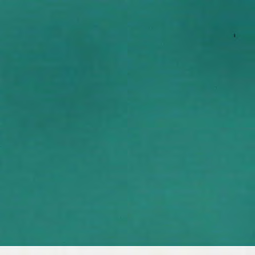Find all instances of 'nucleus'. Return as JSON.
<instances>
[{
    "instance_id": "nucleus-1",
    "label": "nucleus",
    "mask_w": 255,
    "mask_h": 255,
    "mask_svg": "<svg viewBox=\"0 0 255 255\" xmlns=\"http://www.w3.org/2000/svg\"><path fill=\"white\" fill-rule=\"evenodd\" d=\"M138 96H239V0H235V92L233 94H138Z\"/></svg>"
},
{
    "instance_id": "nucleus-2",
    "label": "nucleus",
    "mask_w": 255,
    "mask_h": 255,
    "mask_svg": "<svg viewBox=\"0 0 255 255\" xmlns=\"http://www.w3.org/2000/svg\"><path fill=\"white\" fill-rule=\"evenodd\" d=\"M241 76V72L240 71V77ZM240 96H255V94H245L241 89L240 86Z\"/></svg>"
}]
</instances>
